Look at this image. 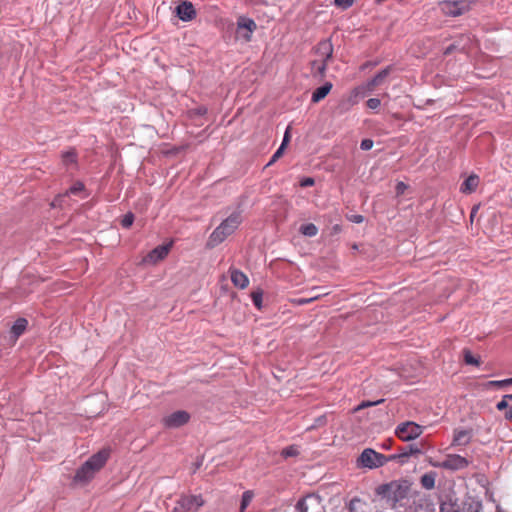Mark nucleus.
<instances>
[{
    "label": "nucleus",
    "mask_w": 512,
    "mask_h": 512,
    "mask_svg": "<svg viewBox=\"0 0 512 512\" xmlns=\"http://www.w3.org/2000/svg\"><path fill=\"white\" fill-rule=\"evenodd\" d=\"M134 221V215L132 213H127L124 215L123 219L121 220V225L124 228H130Z\"/></svg>",
    "instance_id": "obj_33"
},
{
    "label": "nucleus",
    "mask_w": 512,
    "mask_h": 512,
    "mask_svg": "<svg viewBox=\"0 0 512 512\" xmlns=\"http://www.w3.org/2000/svg\"><path fill=\"white\" fill-rule=\"evenodd\" d=\"M409 490V485L406 481H392L387 484H382L377 487L376 493L388 501L398 502L406 497Z\"/></svg>",
    "instance_id": "obj_4"
},
{
    "label": "nucleus",
    "mask_w": 512,
    "mask_h": 512,
    "mask_svg": "<svg viewBox=\"0 0 512 512\" xmlns=\"http://www.w3.org/2000/svg\"><path fill=\"white\" fill-rule=\"evenodd\" d=\"M373 141L371 139H364L361 141L360 147L362 150L367 151L373 147Z\"/></svg>",
    "instance_id": "obj_39"
},
{
    "label": "nucleus",
    "mask_w": 512,
    "mask_h": 512,
    "mask_svg": "<svg viewBox=\"0 0 512 512\" xmlns=\"http://www.w3.org/2000/svg\"><path fill=\"white\" fill-rule=\"evenodd\" d=\"M315 54L319 60L328 62L333 54L332 43L329 40L320 41L315 48Z\"/></svg>",
    "instance_id": "obj_16"
},
{
    "label": "nucleus",
    "mask_w": 512,
    "mask_h": 512,
    "mask_svg": "<svg viewBox=\"0 0 512 512\" xmlns=\"http://www.w3.org/2000/svg\"><path fill=\"white\" fill-rule=\"evenodd\" d=\"M326 294L327 293L318 294V295L312 296L310 298H297V299H293L291 302L295 305H305V304L311 303V302L319 299L322 295H326Z\"/></svg>",
    "instance_id": "obj_29"
},
{
    "label": "nucleus",
    "mask_w": 512,
    "mask_h": 512,
    "mask_svg": "<svg viewBox=\"0 0 512 512\" xmlns=\"http://www.w3.org/2000/svg\"><path fill=\"white\" fill-rule=\"evenodd\" d=\"M376 65H377V63H376V62H369V61H368V62L364 63V64L361 66V70H364V69H366V68H368V67L376 66Z\"/></svg>",
    "instance_id": "obj_45"
},
{
    "label": "nucleus",
    "mask_w": 512,
    "mask_h": 512,
    "mask_svg": "<svg viewBox=\"0 0 512 512\" xmlns=\"http://www.w3.org/2000/svg\"><path fill=\"white\" fill-rule=\"evenodd\" d=\"M439 7L445 16L458 17L471 10L472 2L467 0H444L439 3Z\"/></svg>",
    "instance_id": "obj_5"
},
{
    "label": "nucleus",
    "mask_w": 512,
    "mask_h": 512,
    "mask_svg": "<svg viewBox=\"0 0 512 512\" xmlns=\"http://www.w3.org/2000/svg\"><path fill=\"white\" fill-rule=\"evenodd\" d=\"M396 194L399 196V195H402L404 194V192L408 189V185L405 184L404 182L400 181L396 184Z\"/></svg>",
    "instance_id": "obj_38"
},
{
    "label": "nucleus",
    "mask_w": 512,
    "mask_h": 512,
    "mask_svg": "<svg viewBox=\"0 0 512 512\" xmlns=\"http://www.w3.org/2000/svg\"><path fill=\"white\" fill-rule=\"evenodd\" d=\"M473 437L472 429H455L453 433V439L451 446H467Z\"/></svg>",
    "instance_id": "obj_14"
},
{
    "label": "nucleus",
    "mask_w": 512,
    "mask_h": 512,
    "mask_svg": "<svg viewBox=\"0 0 512 512\" xmlns=\"http://www.w3.org/2000/svg\"><path fill=\"white\" fill-rule=\"evenodd\" d=\"M496 407H497V409H498L499 411H503V410H505V409H507V408H509V409H510V407H511V406H510L509 400H508V399H505V395H504V396L502 397V400H501L500 402H498V403H497Z\"/></svg>",
    "instance_id": "obj_36"
},
{
    "label": "nucleus",
    "mask_w": 512,
    "mask_h": 512,
    "mask_svg": "<svg viewBox=\"0 0 512 512\" xmlns=\"http://www.w3.org/2000/svg\"><path fill=\"white\" fill-rule=\"evenodd\" d=\"M479 177L476 174H471L460 187V191L464 194H471L476 191L479 185Z\"/></svg>",
    "instance_id": "obj_20"
},
{
    "label": "nucleus",
    "mask_w": 512,
    "mask_h": 512,
    "mask_svg": "<svg viewBox=\"0 0 512 512\" xmlns=\"http://www.w3.org/2000/svg\"><path fill=\"white\" fill-rule=\"evenodd\" d=\"M384 402V399H380V400H377V401H363L361 402L355 409L354 411L357 412V411H360L364 408H368V407H371V406H375V405H378L380 403H383Z\"/></svg>",
    "instance_id": "obj_31"
},
{
    "label": "nucleus",
    "mask_w": 512,
    "mask_h": 512,
    "mask_svg": "<svg viewBox=\"0 0 512 512\" xmlns=\"http://www.w3.org/2000/svg\"><path fill=\"white\" fill-rule=\"evenodd\" d=\"M176 14L182 21H191L196 17L194 6L189 1H183L176 7Z\"/></svg>",
    "instance_id": "obj_15"
},
{
    "label": "nucleus",
    "mask_w": 512,
    "mask_h": 512,
    "mask_svg": "<svg viewBox=\"0 0 512 512\" xmlns=\"http://www.w3.org/2000/svg\"><path fill=\"white\" fill-rule=\"evenodd\" d=\"M241 222V212H233L211 233L207 242V246L213 248L222 243L228 236L234 233Z\"/></svg>",
    "instance_id": "obj_2"
},
{
    "label": "nucleus",
    "mask_w": 512,
    "mask_h": 512,
    "mask_svg": "<svg viewBox=\"0 0 512 512\" xmlns=\"http://www.w3.org/2000/svg\"><path fill=\"white\" fill-rule=\"evenodd\" d=\"M315 184V180L312 177H306L300 181L301 187H310Z\"/></svg>",
    "instance_id": "obj_40"
},
{
    "label": "nucleus",
    "mask_w": 512,
    "mask_h": 512,
    "mask_svg": "<svg viewBox=\"0 0 512 512\" xmlns=\"http://www.w3.org/2000/svg\"><path fill=\"white\" fill-rule=\"evenodd\" d=\"M298 454L297 449L294 446H289L282 451L284 457L296 456Z\"/></svg>",
    "instance_id": "obj_35"
},
{
    "label": "nucleus",
    "mask_w": 512,
    "mask_h": 512,
    "mask_svg": "<svg viewBox=\"0 0 512 512\" xmlns=\"http://www.w3.org/2000/svg\"><path fill=\"white\" fill-rule=\"evenodd\" d=\"M85 186L82 182L77 181L75 182L66 193L62 195H58L51 203L52 207H62V201L66 196L69 194L77 195L78 193L82 192L84 190Z\"/></svg>",
    "instance_id": "obj_17"
},
{
    "label": "nucleus",
    "mask_w": 512,
    "mask_h": 512,
    "mask_svg": "<svg viewBox=\"0 0 512 512\" xmlns=\"http://www.w3.org/2000/svg\"><path fill=\"white\" fill-rule=\"evenodd\" d=\"M300 232L304 236L314 237L318 233V228L313 223L304 224L300 227Z\"/></svg>",
    "instance_id": "obj_27"
},
{
    "label": "nucleus",
    "mask_w": 512,
    "mask_h": 512,
    "mask_svg": "<svg viewBox=\"0 0 512 512\" xmlns=\"http://www.w3.org/2000/svg\"><path fill=\"white\" fill-rule=\"evenodd\" d=\"M391 444H392V440H387V441H385V443H383L382 447L384 449H390L391 448Z\"/></svg>",
    "instance_id": "obj_46"
},
{
    "label": "nucleus",
    "mask_w": 512,
    "mask_h": 512,
    "mask_svg": "<svg viewBox=\"0 0 512 512\" xmlns=\"http://www.w3.org/2000/svg\"><path fill=\"white\" fill-rule=\"evenodd\" d=\"M172 248V243L159 245L151 250L142 260L144 264L155 265L167 257Z\"/></svg>",
    "instance_id": "obj_12"
},
{
    "label": "nucleus",
    "mask_w": 512,
    "mask_h": 512,
    "mask_svg": "<svg viewBox=\"0 0 512 512\" xmlns=\"http://www.w3.org/2000/svg\"><path fill=\"white\" fill-rule=\"evenodd\" d=\"M289 141H290V126H288V128L286 129L284 137H283V141L280 146H282V148H285V146L288 144Z\"/></svg>",
    "instance_id": "obj_42"
},
{
    "label": "nucleus",
    "mask_w": 512,
    "mask_h": 512,
    "mask_svg": "<svg viewBox=\"0 0 512 512\" xmlns=\"http://www.w3.org/2000/svg\"><path fill=\"white\" fill-rule=\"evenodd\" d=\"M497 512H501L500 510H498Z\"/></svg>",
    "instance_id": "obj_52"
},
{
    "label": "nucleus",
    "mask_w": 512,
    "mask_h": 512,
    "mask_svg": "<svg viewBox=\"0 0 512 512\" xmlns=\"http://www.w3.org/2000/svg\"><path fill=\"white\" fill-rule=\"evenodd\" d=\"M230 277L235 287L245 289L249 285L247 275L238 269H230Z\"/></svg>",
    "instance_id": "obj_18"
},
{
    "label": "nucleus",
    "mask_w": 512,
    "mask_h": 512,
    "mask_svg": "<svg viewBox=\"0 0 512 512\" xmlns=\"http://www.w3.org/2000/svg\"><path fill=\"white\" fill-rule=\"evenodd\" d=\"M394 71V67L389 65L379 71L370 81L365 84L359 85L352 89L351 97H365L367 94L373 92L376 87L383 85L388 76Z\"/></svg>",
    "instance_id": "obj_3"
},
{
    "label": "nucleus",
    "mask_w": 512,
    "mask_h": 512,
    "mask_svg": "<svg viewBox=\"0 0 512 512\" xmlns=\"http://www.w3.org/2000/svg\"><path fill=\"white\" fill-rule=\"evenodd\" d=\"M502 382H503V386L511 385L512 384V378L504 379V380H502Z\"/></svg>",
    "instance_id": "obj_48"
},
{
    "label": "nucleus",
    "mask_w": 512,
    "mask_h": 512,
    "mask_svg": "<svg viewBox=\"0 0 512 512\" xmlns=\"http://www.w3.org/2000/svg\"><path fill=\"white\" fill-rule=\"evenodd\" d=\"M204 503L201 495H182L176 501L172 512H197Z\"/></svg>",
    "instance_id": "obj_6"
},
{
    "label": "nucleus",
    "mask_w": 512,
    "mask_h": 512,
    "mask_svg": "<svg viewBox=\"0 0 512 512\" xmlns=\"http://www.w3.org/2000/svg\"><path fill=\"white\" fill-rule=\"evenodd\" d=\"M262 292L261 291H253L251 293V298H252V301L254 303V305L258 308V309H261V305H262Z\"/></svg>",
    "instance_id": "obj_32"
},
{
    "label": "nucleus",
    "mask_w": 512,
    "mask_h": 512,
    "mask_svg": "<svg viewBox=\"0 0 512 512\" xmlns=\"http://www.w3.org/2000/svg\"><path fill=\"white\" fill-rule=\"evenodd\" d=\"M354 0H335V5L343 9L349 8Z\"/></svg>",
    "instance_id": "obj_37"
},
{
    "label": "nucleus",
    "mask_w": 512,
    "mask_h": 512,
    "mask_svg": "<svg viewBox=\"0 0 512 512\" xmlns=\"http://www.w3.org/2000/svg\"><path fill=\"white\" fill-rule=\"evenodd\" d=\"M110 457V450L103 448L93 454L80 468L77 469L74 482L86 484L90 482L96 473L100 471Z\"/></svg>",
    "instance_id": "obj_1"
},
{
    "label": "nucleus",
    "mask_w": 512,
    "mask_h": 512,
    "mask_svg": "<svg viewBox=\"0 0 512 512\" xmlns=\"http://www.w3.org/2000/svg\"><path fill=\"white\" fill-rule=\"evenodd\" d=\"M464 360H465V363L469 364V365H477L478 366L480 364L479 359L474 357L469 350L464 351Z\"/></svg>",
    "instance_id": "obj_30"
},
{
    "label": "nucleus",
    "mask_w": 512,
    "mask_h": 512,
    "mask_svg": "<svg viewBox=\"0 0 512 512\" xmlns=\"http://www.w3.org/2000/svg\"><path fill=\"white\" fill-rule=\"evenodd\" d=\"M476 211H477V207H474L471 211V215H470L471 218H473V216H475Z\"/></svg>",
    "instance_id": "obj_49"
},
{
    "label": "nucleus",
    "mask_w": 512,
    "mask_h": 512,
    "mask_svg": "<svg viewBox=\"0 0 512 512\" xmlns=\"http://www.w3.org/2000/svg\"><path fill=\"white\" fill-rule=\"evenodd\" d=\"M190 420V414L184 410L175 411L162 418V424L166 428H178Z\"/></svg>",
    "instance_id": "obj_11"
},
{
    "label": "nucleus",
    "mask_w": 512,
    "mask_h": 512,
    "mask_svg": "<svg viewBox=\"0 0 512 512\" xmlns=\"http://www.w3.org/2000/svg\"><path fill=\"white\" fill-rule=\"evenodd\" d=\"M389 460V456L374 451L373 449H365L359 456L358 462L367 468H378L385 465Z\"/></svg>",
    "instance_id": "obj_9"
},
{
    "label": "nucleus",
    "mask_w": 512,
    "mask_h": 512,
    "mask_svg": "<svg viewBox=\"0 0 512 512\" xmlns=\"http://www.w3.org/2000/svg\"><path fill=\"white\" fill-rule=\"evenodd\" d=\"M366 105L369 109L375 110L381 105V101L378 98H370L367 100Z\"/></svg>",
    "instance_id": "obj_34"
},
{
    "label": "nucleus",
    "mask_w": 512,
    "mask_h": 512,
    "mask_svg": "<svg viewBox=\"0 0 512 512\" xmlns=\"http://www.w3.org/2000/svg\"><path fill=\"white\" fill-rule=\"evenodd\" d=\"M505 418L508 419V420H512V405H511L509 411L506 412Z\"/></svg>",
    "instance_id": "obj_47"
},
{
    "label": "nucleus",
    "mask_w": 512,
    "mask_h": 512,
    "mask_svg": "<svg viewBox=\"0 0 512 512\" xmlns=\"http://www.w3.org/2000/svg\"><path fill=\"white\" fill-rule=\"evenodd\" d=\"M62 163L66 167H69L71 165L76 166L77 165V152L75 149H70L66 152L62 153Z\"/></svg>",
    "instance_id": "obj_24"
},
{
    "label": "nucleus",
    "mask_w": 512,
    "mask_h": 512,
    "mask_svg": "<svg viewBox=\"0 0 512 512\" xmlns=\"http://www.w3.org/2000/svg\"><path fill=\"white\" fill-rule=\"evenodd\" d=\"M505 399H508L510 402L512 400V393L505 395Z\"/></svg>",
    "instance_id": "obj_50"
},
{
    "label": "nucleus",
    "mask_w": 512,
    "mask_h": 512,
    "mask_svg": "<svg viewBox=\"0 0 512 512\" xmlns=\"http://www.w3.org/2000/svg\"><path fill=\"white\" fill-rule=\"evenodd\" d=\"M283 150L284 148H282V146H280L277 151L273 154L270 162L268 163V165H271L272 163H274L279 157H281L282 153H283Z\"/></svg>",
    "instance_id": "obj_41"
},
{
    "label": "nucleus",
    "mask_w": 512,
    "mask_h": 512,
    "mask_svg": "<svg viewBox=\"0 0 512 512\" xmlns=\"http://www.w3.org/2000/svg\"><path fill=\"white\" fill-rule=\"evenodd\" d=\"M28 320L25 318H18L10 329L11 337L16 341L27 329Z\"/></svg>",
    "instance_id": "obj_21"
},
{
    "label": "nucleus",
    "mask_w": 512,
    "mask_h": 512,
    "mask_svg": "<svg viewBox=\"0 0 512 512\" xmlns=\"http://www.w3.org/2000/svg\"><path fill=\"white\" fill-rule=\"evenodd\" d=\"M254 497V493L251 490H247L243 493L240 505V512H244L245 509L250 505L252 499Z\"/></svg>",
    "instance_id": "obj_28"
},
{
    "label": "nucleus",
    "mask_w": 512,
    "mask_h": 512,
    "mask_svg": "<svg viewBox=\"0 0 512 512\" xmlns=\"http://www.w3.org/2000/svg\"><path fill=\"white\" fill-rule=\"evenodd\" d=\"M436 473L428 472L421 476L420 483L421 486L427 490L433 489L435 487Z\"/></svg>",
    "instance_id": "obj_23"
},
{
    "label": "nucleus",
    "mask_w": 512,
    "mask_h": 512,
    "mask_svg": "<svg viewBox=\"0 0 512 512\" xmlns=\"http://www.w3.org/2000/svg\"><path fill=\"white\" fill-rule=\"evenodd\" d=\"M328 62L316 59L312 62V69L315 70L321 77L325 76Z\"/></svg>",
    "instance_id": "obj_26"
},
{
    "label": "nucleus",
    "mask_w": 512,
    "mask_h": 512,
    "mask_svg": "<svg viewBox=\"0 0 512 512\" xmlns=\"http://www.w3.org/2000/svg\"><path fill=\"white\" fill-rule=\"evenodd\" d=\"M430 465L451 471H458L469 466L470 461L458 454H448L442 462L429 461Z\"/></svg>",
    "instance_id": "obj_8"
},
{
    "label": "nucleus",
    "mask_w": 512,
    "mask_h": 512,
    "mask_svg": "<svg viewBox=\"0 0 512 512\" xmlns=\"http://www.w3.org/2000/svg\"><path fill=\"white\" fill-rule=\"evenodd\" d=\"M332 87L331 82H326L324 85L318 87L312 94V102L318 103L323 100L330 93Z\"/></svg>",
    "instance_id": "obj_22"
},
{
    "label": "nucleus",
    "mask_w": 512,
    "mask_h": 512,
    "mask_svg": "<svg viewBox=\"0 0 512 512\" xmlns=\"http://www.w3.org/2000/svg\"><path fill=\"white\" fill-rule=\"evenodd\" d=\"M318 505L317 498L314 496H307L298 501L296 510L298 512H317L313 506Z\"/></svg>",
    "instance_id": "obj_19"
},
{
    "label": "nucleus",
    "mask_w": 512,
    "mask_h": 512,
    "mask_svg": "<svg viewBox=\"0 0 512 512\" xmlns=\"http://www.w3.org/2000/svg\"><path fill=\"white\" fill-rule=\"evenodd\" d=\"M424 427L412 422L406 421L400 423L395 429V435L404 442L417 439L423 433Z\"/></svg>",
    "instance_id": "obj_7"
},
{
    "label": "nucleus",
    "mask_w": 512,
    "mask_h": 512,
    "mask_svg": "<svg viewBox=\"0 0 512 512\" xmlns=\"http://www.w3.org/2000/svg\"><path fill=\"white\" fill-rule=\"evenodd\" d=\"M365 506L366 504L364 501L359 498H353L351 499L348 508L350 512H364Z\"/></svg>",
    "instance_id": "obj_25"
},
{
    "label": "nucleus",
    "mask_w": 512,
    "mask_h": 512,
    "mask_svg": "<svg viewBox=\"0 0 512 512\" xmlns=\"http://www.w3.org/2000/svg\"><path fill=\"white\" fill-rule=\"evenodd\" d=\"M487 387H503L502 380H492L486 384Z\"/></svg>",
    "instance_id": "obj_43"
},
{
    "label": "nucleus",
    "mask_w": 512,
    "mask_h": 512,
    "mask_svg": "<svg viewBox=\"0 0 512 512\" xmlns=\"http://www.w3.org/2000/svg\"><path fill=\"white\" fill-rule=\"evenodd\" d=\"M349 220L354 223H362L364 221V217L362 215H352L349 217Z\"/></svg>",
    "instance_id": "obj_44"
},
{
    "label": "nucleus",
    "mask_w": 512,
    "mask_h": 512,
    "mask_svg": "<svg viewBox=\"0 0 512 512\" xmlns=\"http://www.w3.org/2000/svg\"><path fill=\"white\" fill-rule=\"evenodd\" d=\"M423 444L417 445V444H411L409 446L400 448V452L395 455H390L389 460H401V462H404V459H407L410 456H417L423 453L422 449Z\"/></svg>",
    "instance_id": "obj_13"
},
{
    "label": "nucleus",
    "mask_w": 512,
    "mask_h": 512,
    "mask_svg": "<svg viewBox=\"0 0 512 512\" xmlns=\"http://www.w3.org/2000/svg\"><path fill=\"white\" fill-rule=\"evenodd\" d=\"M453 47H454V46H450V47H448L445 53H446V54L450 53V52H451V50L453 49Z\"/></svg>",
    "instance_id": "obj_51"
},
{
    "label": "nucleus",
    "mask_w": 512,
    "mask_h": 512,
    "mask_svg": "<svg viewBox=\"0 0 512 512\" xmlns=\"http://www.w3.org/2000/svg\"><path fill=\"white\" fill-rule=\"evenodd\" d=\"M257 29V24L251 18L240 16L237 19L236 35L245 42H250L252 34Z\"/></svg>",
    "instance_id": "obj_10"
}]
</instances>
